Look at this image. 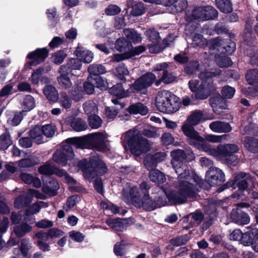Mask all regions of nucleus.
Segmentation results:
<instances>
[{
  "instance_id": "nucleus-49",
  "label": "nucleus",
  "mask_w": 258,
  "mask_h": 258,
  "mask_svg": "<svg viewBox=\"0 0 258 258\" xmlns=\"http://www.w3.org/2000/svg\"><path fill=\"white\" fill-rule=\"evenodd\" d=\"M12 143L9 134L6 133L0 136V150L7 149Z\"/></svg>"
},
{
  "instance_id": "nucleus-4",
  "label": "nucleus",
  "mask_w": 258,
  "mask_h": 258,
  "mask_svg": "<svg viewBox=\"0 0 258 258\" xmlns=\"http://www.w3.org/2000/svg\"><path fill=\"white\" fill-rule=\"evenodd\" d=\"M122 144L126 150L127 148L132 154L139 156L149 150L147 140L143 139L138 130H130L122 135Z\"/></svg>"
},
{
  "instance_id": "nucleus-39",
  "label": "nucleus",
  "mask_w": 258,
  "mask_h": 258,
  "mask_svg": "<svg viewBox=\"0 0 258 258\" xmlns=\"http://www.w3.org/2000/svg\"><path fill=\"white\" fill-rule=\"evenodd\" d=\"M88 71L90 76L95 77V76H99V74H104L106 72L105 68L101 64H93L90 65L88 68Z\"/></svg>"
},
{
  "instance_id": "nucleus-26",
  "label": "nucleus",
  "mask_w": 258,
  "mask_h": 258,
  "mask_svg": "<svg viewBox=\"0 0 258 258\" xmlns=\"http://www.w3.org/2000/svg\"><path fill=\"white\" fill-rule=\"evenodd\" d=\"M127 4L128 6L132 5L131 14L133 16H141L145 12L144 5L141 2L133 3V0H128Z\"/></svg>"
},
{
  "instance_id": "nucleus-51",
  "label": "nucleus",
  "mask_w": 258,
  "mask_h": 258,
  "mask_svg": "<svg viewBox=\"0 0 258 258\" xmlns=\"http://www.w3.org/2000/svg\"><path fill=\"white\" fill-rule=\"evenodd\" d=\"M89 125L92 128H98L102 124V119L100 117L94 114L90 115L88 117Z\"/></svg>"
},
{
  "instance_id": "nucleus-1",
  "label": "nucleus",
  "mask_w": 258,
  "mask_h": 258,
  "mask_svg": "<svg viewBox=\"0 0 258 258\" xmlns=\"http://www.w3.org/2000/svg\"><path fill=\"white\" fill-rule=\"evenodd\" d=\"M171 163L176 173L178 174L177 187L181 197H172L169 189L164 188L163 191L172 203H184L187 197L196 196L202 183L201 178L193 171H189L182 163L185 158L184 152L180 149L171 152Z\"/></svg>"
},
{
  "instance_id": "nucleus-41",
  "label": "nucleus",
  "mask_w": 258,
  "mask_h": 258,
  "mask_svg": "<svg viewBox=\"0 0 258 258\" xmlns=\"http://www.w3.org/2000/svg\"><path fill=\"white\" fill-rule=\"evenodd\" d=\"M35 103L33 97L31 95L26 96L22 103V107L25 111H28L34 108Z\"/></svg>"
},
{
  "instance_id": "nucleus-7",
  "label": "nucleus",
  "mask_w": 258,
  "mask_h": 258,
  "mask_svg": "<svg viewBox=\"0 0 258 258\" xmlns=\"http://www.w3.org/2000/svg\"><path fill=\"white\" fill-rule=\"evenodd\" d=\"M78 165L82 169L85 177L89 180L96 175L103 174L107 172L105 163L97 156H94L89 162L86 160L80 161Z\"/></svg>"
},
{
  "instance_id": "nucleus-59",
  "label": "nucleus",
  "mask_w": 258,
  "mask_h": 258,
  "mask_svg": "<svg viewBox=\"0 0 258 258\" xmlns=\"http://www.w3.org/2000/svg\"><path fill=\"white\" fill-rule=\"evenodd\" d=\"M54 174L59 177H63L68 182L72 183L74 181V179L70 177L64 170L58 169L55 167Z\"/></svg>"
},
{
  "instance_id": "nucleus-20",
  "label": "nucleus",
  "mask_w": 258,
  "mask_h": 258,
  "mask_svg": "<svg viewBox=\"0 0 258 258\" xmlns=\"http://www.w3.org/2000/svg\"><path fill=\"white\" fill-rule=\"evenodd\" d=\"M65 67H60L59 71V76L57 77V82L60 87L64 89L70 88L73 83L69 77L71 75L69 73L66 72Z\"/></svg>"
},
{
  "instance_id": "nucleus-43",
  "label": "nucleus",
  "mask_w": 258,
  "mask_h": 258,
  "mask_svg": "<svg viewBox=\"0 0 258 258\" xmlns=\"http://www.w3.org/2000/svg\"><path fill=\"white\" fill-rule=\"evenodd\" d=\"M203 118V113L201 111L196 110L192 112L188 116L186 120L190 122L191 125H197L202 121Z\"/></svg>"
},
{
  "instance_id": "nucleus-50",
  "label": "nucleus",
  "mask_w": 258,
  "mask_h": 258,
  "mask_svg": "<svg viewBox=\"0 0 258 258\" xmlns=\"http://www.w3.org/2000/svg\"><path fill=\"white\" fill-rule=\"evenodd\" d=\"M55 169V166L48 163L41 166L38 169V171L40 174L44 175H52L54 174V171Z\"/></svg>"
},
{
  "instance_id": "nucleus-47",
  "label": "nucleus",
  "mask_w": 258,
  "mask_h": 258,
  "mask_svg": "<svg viewBox=\"0 0 258 258\" xmlns=\"http://www.w3.org/2000/svg\"><path fill=\"white\" fill-rule=\"evenodd\" d=\"M59 102L60 105L66 109L70 108L72 104V100L68 94L65 92H62L59 97Z\"/></svg>"
},
{
  "instance_id": "nucleus-36",
  "label": "nucleus",
  "mask_w": 258,
  "mask_h": 258,
  "mask_svg": "<svg viewBox=\"0 0 258 258\" xmlns=\"http://www.w3.org/2000/svg\"><path fill=\"white\" fill-rule=\"evenodd\" d=\"M217 8L222 12L229 13L232 11V6L230 0H216Z\"/></svg>"
},
{
  "instance_id": "nucleus-60",
  "label": "nucleus",
  "mask_w": 258,
  "mask_h": 258,
  "mask_svg": "<svg viewBox=\"0 0 258 258\" xmlns=\"http://www.w3.org/2000/svg\"><path fill=\"white\" fill-rule=\"evenodd\" d=\"M115 74L119 79L123 80L124 76L128 74V71L123 64H121L116 69Z\"/></svg>"
},
{
  "instance_id": "nucleus-64",
  "label": "nucleus",
  "mask_w": 258,
  "mask_h": 258,
  "mask_svg": "<svg viewBox=\"0 0 258 258\" xmlns=\"http://www.w3.org/2000/svg\"><path fill=\"white\" fill-rule=\"evenodd\" d=\"M148 47L150 52L156 53L161 52L163 50L161 44L159 42L150 43L148 44Z\"/></svg>"
},
{
  "instance_id": "nucleus-12",
  "label": "nucleus",
  "mask_w": 258,
  "mask_h": 258,
  "mask_svg": "<svg viewBox=\"0 0 258 258\" xmlns=\"http://www.w3.org/2000/svg\"><path fill=\"white\" fill-rule=\"evenodd\" d=\"M156 79V76L152 73H147L137 79L131 86V89H134L135 92L143 91L150 86Z\"/></svg>"
},
{
  "instance_id": "nucleus-54",
  "label": "nucleus",
  "mask_w": 258,
  "mask_h": 258,
  "mask_svg": "<svg viewBox=\"0 0 258 258\" xmlns=\"http://www.w3.org/2000/svg\"><path fill=\"white\" fill-rule=\"evenodd\" d=\"M44 204V202H40L33 204L26 210L27 215H29L37 213L39 212L41 207L43 206Z\"/></svg>"
},
{
  "instance_id": "nucleus-32",
  "label": "nucleus",
  "mask_w": 258,
  "mask_h": 258,
  "mask_svg": "<svg viewBox=\"0 0 258 258\" xmlns=\"http://www.w3.org/2000/svg\"><path fill=\"white\" fill-rule=\"evenodd\" d=\"M128 110L130 113L134 114H141L142 115H146L148 112V108L141 103L130 105Z\"/></svg>"
},
{
  "instance_id": "nucleus-58",
  "label": "nucleus",
  "mask_w": 258,
  "mask_h": 258,
  "mask_svg": "<svg viewBox=\"0 0 258 258\" xmlns=\"http://www.w3.org/2000/svg\"><path fill=\"white\" fill-rule=\"evenodd\" d=\"M121 11V9L115 5H109L105 10V13L108 16H114L119 14Z\"/></svg>"
},
{
  "instance_id": "nucleus-61",
  "label": "nucleus",
  "mask_w": 258,
  "mask_h": 258,
  "mask_svg": "<svg viewBox=\"0 0 258 258\" xmlns=\"http://www.w3.org/2000/svg\"><path fill=\"white\" fill-rule=\"evenodd\" d=\"M43 135L47 137H52L55 133V127L50 124H46L42 126Z\"/></svg>"
},
{
  "instance_id": "nucleus-28",
  "label": "nucleus",
  "mask_w": 258,
  "mask_h": 258,
  "mask_svg": "<svg viewBox=\"0 0 258 258\" xmlns=\"http://www.w3.org/2000/svg\"><path fill=\"white\" fill-rule=\"evenodd\" d=\"M258 237V229L256 228H251L244 233L243 243L245 245H249Z\"/></svg>"
},
{
  "instance_id": "nucleus-17",
  "label": "nucleus",
  "mask_w": 258,
  "mask_h": 258,
  "mask_svg": "<svg viewBox=\"0 0 258 258\" xmlns=\"http://www.w3.org/2000/svg\"><path fill=\"white\" fill-rule=\"evenodd\" d=\"M238 151V148L235 144L219 145L217 146L218 153L216 158L220 160H225L233 155V154Z\"/></svg>"
},
{
  "instance_id": "nucleus-62",
  "label": "nucleus",
  "mask_w": 258,
  "mask_h": 258,
  "mask_svg": "<svg viewBox=\"0 0 258 258\" xmlns=\"http://www.w3.org/2000/svg\"><path fill=\"white\" fill-rule=\"evenodd\" d=\"M79 199L80 198L77 196H73L69 197L67 200L66 206L64 207V209L68 211L72 209L76 205Z\"/></svg>"
},
{
  "instance_id": "nucleus-22",
  "label": "nucleus",
  "mask_w": 258,
  "mask_h": 258,
  "mask_svg": "<svg viewBox=\"0 0 258 258\" xmlns=\"http://www.w3.org/2000/svg\"><path fill=\"white\" fill-rule=\"evenodd\" d=\"M231 218L236 223L239 225H246L250 222L249 216L239 208L232 211Z\"/></svg>"
},
{
  "instance_id": "nucleus-9",
  "label": "nucleus",
  "mask_w": 258,
  "mask_h": 258,
  "mask_svg": "<svg viewBox=\"0 0 258 258\" xmlns=\"http://www.w3.org/2000/svg\"><path fill=\"white\" fill-rule=\"evenodd\" d=\"M68 144L64 145L59 151H56L53 156L52 159L57 164L61 166H65L67 163V161L73 158L74 154L73 147H76L72 144L67 142Z\"/></svg>"
},
{
  "instance_id": "nucleus-29",
  "label": "nucleus",
  "mask_w": 258,
  "mask_h": 258,
  "mask_svg": "<svg viewBox=\"0 0 258 258\" xmlns=\"http://www.w3.org/2000/svg\"><path fill=\"white\" fill-rule=\"evenodd\" d=\"M246 78L248 84L258 92V70H252L247 72Z\"/></svg>"
},
{
  "instance_id": "nucleus-15",
  "label": "nucleus",
  "mask_w": 258,
  "mask_h": 258,
  "mask_svg": "<svg viewBox=\"0 0 258 258\" xmlns=\"http://www.w3.org/2000/svg\"><path fill=\"white\" fill-rule=\"evenodd\" d=\"M250 182H252L250 176L244 173H240L235 176L233 181L227 183L225 186L227 187H233L235 188L236 185L238 187V190H243L247 187L248 184Z\"/></svg>"
},
{
  "instance_id": "nucleus-55",
  "label": "nucleus",
  "mask_w": 258,
  "mask_h": 258,
  "mask_svg": "<svg viewBox=\"0 0 258 258\" xmlns=\"http://www.w3.org/2000/svg\"><path fill=\"white\" fill-rule=\"evenodd\" d=\"M146 35L148 37L150 43L160 42L159 33L153 29H150L146 31Z\"/></svg>"
},
{
  "instance_id": "nucleus-16",
  "label": "nucleus",
  "mask_w": 258,
  "mask_h": 258,
  "mask_svg": "<svg viewBox=\"0 0 258 258\" xmlns=\"http://www.w3.org/2000/svg\"><path fill=\"white\" fill-rule=\"evenodd\" d=\"M194 125H191L188 121H185L181 126V130L184 135L187 137L188 142L191 145L196 141L202 139L199 133L195 131Z\"/></svg>"
},
{
  "instance_id": "nucleus-3",
  "label": "nucleus",
  "mask_w": 258,
  "mask_h": 258,
  "mask_svg": "<svg viewBox=\"0 0 258 258\" xmlns=\"http://www.w3.org/2000/svg\"><path fill=\"white\" fill-rule=\"evenodd\" d=\"M220 73V70H216L214 72L201 73L200 76L201 82L197 79L189 81V88L192 92L195 93V97L197 99H206L211 92L215 90V87L210 78L219 75Z\"/></svg>"
},
{
  "instance_id": "nucleus-11",
  "label": "nucleus",
  "mask_w": 258,
  "mask_h": 258,
  "mask_svg": "<svg viewBox=\"0 0 258 258\" xmlns=\"http://www.w3.org/2000/svg\"><path fill=\"white\" fill-rule=\"evenodd\" d=\"M48 52L46 48H37L30 52L27 56L30 60L26 63L25 67L31 69L32 66H36L42 62L47 57Z\"/></svg>"
},
{
  "instance_id": "nucleus-34",
  "label": "nucleus",
  "mask_w": 258,
  "mask_h": 258,
  "mask_svg": "<svg viewBox=\"0 0 258 258\" xmlns=\"http://www.w3.org/2000/svg\"><path fill=\"white\" fill-rule=\"evenodd\" d=\"M244 145L250 152H256L258 151V139L247 137L244 142Z\"/></svg>"
},
{
  "instance_id": "nucleus-56",
  "label": "nucleus",
  "mask_w": 258,
  "mask_h": 258,
  "mask_svg": "<svg viewBox=\"0 0 258 258\" xmlns=\"http://www.w3.org/2000/svg\"><path fill=\"white\" fill-rule=\"evenodd\" d=\"M32 229L31 227L26 223H23L17 226V236H22Z\"/></svg>"
},
{
  "instance_id": "nucleus-38",
  "label": "nucleus",
  "mask_w": 258,
  "mask_h": 258,
  "mask_svg": "<svg viewBox=\"0 0 258 258\" xmlns=\"http://www.w3.org/2000/svg\"><path fill=\"white\" fill-rule=\"evenodd\" d=\"M106 223L111 228L117 231H121L124 228V220L110 219L106 221Z\"/></svg>"
},
{
  "instance_id": "nucleus-42",
  "label": "nucleus",
  "mask_w": 258,
  "mask_h": 258,
  "mask_svg": "<svg viewBox=\"0 0 258 258\" xmlns=\"http://www.w3.org/2000/svg\"><path fill=\"white\" fill-rule=\"evenodd\" d=\"M89 80L95 84V87L100 88L101 90L106 89L107 87V83L99 76H95V77L90 76Z\"/></svg>"
},
{
  "instance_id": "nucleus-24",
  "label": "nucleus",
  "mask_w": 258,
  "mask_h": 258,
  "mask_svg": "<svg viewBox=\"0 0 258 258\" xmlns=\"http://www.w3.org/2000/svg\"><path fill=\"white\" fill-rule=\"evenodd\" d=\"M210 129L215 133H228L232 130L229 123L222 121H214L210 123Z\"/></svg>"
},
{
  "instance_id": "nucleus-52",
  "label": "nucleus",
  "mask_w": 258,
  "mask_h": 258,
  "mask_svg": "<svg viewBox=\"0 0 258 258\" xmlns=\"http://www.w3.org/2000/svg\"><path fill=\"white\" fill-rule=\"evenodd\" d=\"M69 93L72 99L75 101L82 99L84 94V92L78 87L74 88Z\"/></svg>"
},
{
  "instance_id": "nucleus-6",
  "label": "nucleus",
  "mask_w": 258,
  "mask_h": 258,
  "mask_svg": "<svg viewBox=\"0 0 258 258\" xmlns=\"http://www.w3.org/2000/svg\"><path fill=\"white\" fill-rule=\"evenodd\" d=\"M178 98L170 92L166 90L159 91L156 97L155 105L160 112L173 113L180 108Z\"/></svg>"
},
{
  "instance_id": "nucleus-37",
  "label": "nucleus",
  "mask_w": 258,
  "mask_h": 258,
  "mask_svg": "<svg viewBox=\"0 0 258 258\" xmlns=\"http://www.w3.org/2000/svg\"><path fill=\"white\" fill-rule=\"evenodd\" d=\"M131 47V44L124 37L120 38L116 41L115 47L120 52H128Z\"/></svg>"
},
{
  "instance_id": "nucleus-21",
  "label": "nucleus",
  "mask_w": 258,
  "mask_h": 258,
  "mask_svg": "<svg viewBox=\"0 0 258 258\" xmlns=\"http://www.w3.org/2000/svg\"><path fill=\"white\" fill-rule=\"evenodd\" d=\"M204 139L202 137L200 141H196L191 145L194 146L198 149L201 151L207 153L209 155L216 157L217 155V148H214L209 144L204 142Z\"/></svg>"
},
{
  "instance_id": "nucleus-5",
  "label": "nucleus",
  "mask_w": 258,
  "mask_h": 258,
  "mask_svg": "<svg viewBox=\"0 0 258 258\" xmlns=\"http://www.w3.org/2000/svg\"><path fill=\"white\" fill-rule=\"evenodd\" d=\"M67 142L76 145L77 148H85L92 147L103 151L107 146V137L105 133H96L83 138H69L67 139Z\"/></svg>"
},
{
  "instance_id": "nucleus-23",
  "label": "nucleus",
  "mask_w": 258,
  "mask_h": 258,
  "mask_svg": "<svg viewBox=\"0 0 258 258\" xmlns=\"http://www.w3.org/2000/svg\"><path fill=\"white\" fill-rule=\"evenodd\" d=\"M109 92L119 98L126 97L132 92H135L134 89L131 90V87L127 91H125L121 84H117L109 89Z\"/></svg>"
},
{
  "instance_id": "nucleus-40",
  "label": "nucleus",
  "mask_w": 258,
  "mask_h": 258,
  "mask_svg": "<svg viewBox=\"0 0 258 258\" xmlns=\"http://www.w3.org/2000/svg\"><path fill=\"white\" fill-rule=\"evenodd\" d=\"M210 103L215 112H217L218 108H225V104L220 96L213 97L210 99Z\"/></svg>"
},
{
  "instance_id": "nucleus-10",
  "label": "nucleus",
  "mask_w": 258,
  "mask_h": 258,
  "mask_svg": "<svg viewBox=\"0 0 258 258\" xmlns=\"http://www.w3.org/2000/svg\"><path fill=\"white\" fill-rule=\"evenodd\" d=\"M192 15L196 19L206 21L216 18L218 16V12L210 6L199 7L192 11Z\"/></svg>"
},
{
  "instance_id": "nucleus-27",
  "label": "nucleus",
  "mask_w": 258,
  "mask_h": 258,
  "mask_svg": "<svg viewBox=\"0 0 258 258\" xmlns=\"http://www.w3.org/2000/svg\"><path fill=\"white\" fill-rule=\"evenodd\" d=\"M60 67H65L66 72L71 74L73 70H80L82 68V62L79 58L70 59L65 65L61 66Z\"/></svg>"
},
{
  "instance_id": "nucleus-53",
  "label": "nucleus",
  "mask_w": 258,
  "mask_h": 258,
  "mask_svg": "<svg viewBox=\"0 0 258 258\" xmlns=\"http://www.w3.org/2000/svg\"><path fill=\"white\" fill-rule=\"evenodd\" d=\"M67 56V54L62 50L55 52L51 56L52 61L56 64L62 63Z\"/></svg>"
},
{
  "instance_id": "nucleus-31",
  "label": "nucleus",
  "mask_w": 258,
  "mask_h": 258,
  "mask_svg": "<svg viewBox=\"0 0 258 258\" xmlns=\"http://www.w3.org/2000/svg\"><path fill=\"white\" fill-rule=\"evenodd\" d=\"M43 131L42 126H35L30 131V136L38 144L43 142Z\"/></svg>"
},
{
  "instance_id": "nucleus-46",
  "label": "nucleus",
  "mask_w": 258,
  "mask_h": 258,
  "mask_svg": "<svg viewBox=\"0 0 258 258\" xmlns=\"http://www.w3.org/2000/svg\"><path fill=\"white\" fill-rule=\"evenodd\" d=\"M71 125L75 131L77 132L84 131L87 128L86 122L79 118L75 119L72 122Z\"/></svg>"
},
{
  "instance_id": "nucleus-33",
  "label": "nucleus",
  "mask_w": 258,
  "mask_h": 258,
  "mask_svg": "<svg viewBox=\"0 0 258 258\" xmlns=\"http://www.w3.org/2000/svg\"><path fill=\"white\" fill-rule=\"evenodd\" d=\"M149 178L151 180L157 183H163L166 180V178L163 173L157 169L150 171Z\"/></svg>"
},
{
  "instance_id": "nucleus-19",
  "label": "nucleus",
  "mask_w": 258,
  "mask_h": 258,
  "mask_svg": "<svg viewBox=\"0 0 258 258\" xmlns=\"http://www.w3.org/2000/svg\"><path fill=\"white\" fill-rule=\"evenodd\" d=\"M74 54L77 57L80 58V60L81 62L86 63L91 62L94 57V54L92 51L85 49L80 45L77 47Z\"/></svg>"
},
{
  "instance_id": "nucleus-57",
  "label": "nucleus",
  "mask_w": 258,
  "mask_h": 258,
  "mask_svg": "<svg viewBox=\"0 0 258 258\" xmlns=\"http://www.w3.org/2000/svg\"><path fill=\"white\" fill-rule=\"evenodd\" d=\"M235 92L234 88L229 86H224L221 91V94L223 97L226 99H231L233 97Z\"/></svg>"
},
{
  "instance_id": "nucleus-44",
  "label": "nucleus",
  "mask_w": 258,
  "mask_h": 258,
  "mask_svg": "<svg viewBox=\"0 0 258 258\" xmlns=\"http://www.w3.org/2000/svg\"><path fill=\"white\" fill-rule=\"evenodd\" d=\"M83 108L85 113L89 115L95 114L98 108L96 103L92 100H88L83 104Z\"/></svg>"
},
{
  "instance_id": "nucleus-30",
  "label": "nucleus",
  "mask_w": 258,
  "mask_h": 258,
  "mask_svg": "<svg viewBox=\"0 0 258 258\" xmlns=\"http://www.w3.org/2000/svg\"><path fill=\"white\" fill-rule=\"evenodd\" d=\"M43 93L49 100L55 102L58 99L57 91L52 85L46 86L43 89Z\"/></svg>"
},
{
  "instance_id": "nucleus-2",
  "label": "nucleus",
  "mask_w": 258,
  "mask_h": 258,
  "mask_svg": "<svg viewBox=\"0 0 258 258\" xmlns=\"http://www.w3.org/2000/svg\"><path fill=\"white\" fill-rule=\"evenodd\" d=\"M168 189L170 190V191L168 193L172 196V197H181V195L180 194L179 191L178 190L177 192L175 191L171 190L170 187L168 186H164L161 189V192L164 193L165 198L163 197H159L157 200V202H153L149 197V196L148 193H146L145 195L143 197V198L140 200L138 196H135L134 193L135 192H137L139 193V191L138 190V189L134 188L132 189V201L134 202V205L137 208H142L144 210L148 211H152L155 209L157 208L162 207L166 206L167 205V201L170 204H182V203H172L169 199L168 198L167 195L164 192L163 189Z\"/></svg>"
},
{
  "instance_id": "nucleus-14",
  "label": "nucleus",
  "mask_w": 258,
  "mask_h": 258,
  "mask_svg": "<svg viewBox=\"0 0 258 258\" xmlns=\"http://www.w3.org/2000/svg\"><path fill=\"white\" fill-rule=\"evenodd\" d=\"M135 188L138 189V190L139 191V193L137 192H135L134 195L135 196H139V199L141 200L146 193L148 192V190L150 188V186L147 184V183L145 182H142L139 187H137L136 186H133L130 188L129 191H125L124 189L122 191V198L125 202L127 204H132L134 205V202L132 201V189Z\"/></svg>"
},
{
  "instance_id": "nucleus-25",
  "label": "nucleus",
  "mask_w": 258,
  "mask_h": 258,
  "mask_svg": "<svg viewBox=\"0 0 258 258\" xmlns=\"http://www.w3.org/2000/svg\"><path fill=\"white\" fill-rule=\"evenodd\" d=\"M51 69L50 67H46L45 69L43 67H39L32 73L30 80L31 82L35 85H38L41 83V79L44 72H48Z\"/></svg>"
},
{
  "instance_id": "nucleus-35",
  "label": "nucleus",
  "mask_w": 258,
  "mask_h": 258,
  "mask_svg": "<svg viewBox=\"0 0 258 258\" xmlns=\"http://www.w3.org/2000/svg\"><path fill=\"white\" fill-rule=\"evenodd\" d=\"M123 32L124 35L130 41L134 43L141 42L142 40L141 35L134 29H125Z\"/></svg>"
},
{
  "instance_id": "nucleus-63",
  "label": "nucleus",
  "mask_w": 258,
  "mask_h": 258,
  "mask_svg": "<svg viewBox=\"0 0 258 258\" xmlns=\"http://www.w3.org/2000/svg\"><path fill=\"white\" fill-rule=\"evenodd\" d=\"M244 233L239 229H235L229 235V238L231 240L238 241L241 240L243 243V237Z\"/></svg>"
},
{
  "instance_id": "nucleus-45",
  "label": "nucleus",
  "mask_w": 258,
  "mask_h": 258,
  "mask_svg": "<svg viewBox=\"0 0 258 258\" xmlns=\"http://www.w3.org/2000/svg\"><path fill=\"white\" fill-rule=\"evenodd\" d=\"M95 27L97 30L98 35L101 37H104L106 35L111 33V29L109 28H106L104 23L102 21H97L95 23Z\"/></svg>"
},
{
  "instance_id": "nucleus-13",
  "label": "nucleus",
  "mask_w": 258,
  "mask_h": 258,
  "mask_svg": "<svg viewBox=\"0 0 258 258\" xmlns=\"http://www.w3.org/2000/svg\"><path fill=\"white\" fill-rule=\"evenodd\" d=\"M205 179L211 186H216L225 181V175L220 169L211 167L207 171Z\"/></svg>"
},
{
  "instance_id": "nucleus-8",
  "label": "nucleus",
  "mask_w": 258,
  "mask_h": 258,
  "mask_svg": "<svg viewBox=\"0 0 258 258\" xmlns=\"http://www.w3.org/2000/svg\"><path fill=\"white\" fill-rule=\"evenodd\" d=\"M192 41L193 44L196 46H202L206 44L210 50V53L212 55H215V56L219 55L217 52H219L220 54H230L231 52L226 49L224 46L223 41L219 38L207 42L206 39H204L201 35L196 34L193 37Z\"/></svg>"
},
{
  "instance_id": "nucleus-48",
  "label": "nucleus",
  "mask_w": 258,
  "mask_h": 258,
  "mask_svg": "<svg viewBox=\"0 0 258 258\" xmlns=\"http://www.w3.org/2000/svg\"><path fill=\"white\" fill-rule=\"evenodd\" d=\"M172 7V11L173 13L181 12L187 7V0H177L175 1Z\"/></svg>"
},
{
  "instance_id": "nucleus-18",
  "label": "nucleus",
  "mask_w": 258,
  "mask_h": 258,
  "mask_svg": "<svg viewBox=\"0 0 258 258\" xmlns=\"http://www.w3.org/2000/svg\"><path fill=\"white\" fill-rule=\"evenodd\" d=\"M44 195L39 192L38 190L29 189L27 194L23 195L17 199V208L22 206H26L32 201V198L35 197L37 199H43Z\"/></svg>"
}]
</instances>
